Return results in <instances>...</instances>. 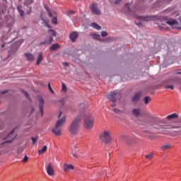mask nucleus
Here are the masks:
<instances>
[{"mask_svg":"<svg viewBox=\"0 0 181 181\" xmlns=\"http://www.w3.org/2000/svg\"><path fill=\"white\" fill-rule=\"evenodd\" d=\"M81 117L82 116L79 114L75 117V119L71 124L69 132H70L71 136H75L77 134L79 129V123L81 122Z\"/></svg>","mask_w":181,"mask_h":181,"instance_id":"1","label":"nucleus"},{"mask_svg":"<svg viewBox=\"0 0 181 181\" xmlns=\"http://www.w3.org/2000/svg\"><path fill=\"white\" fill-rule=\"evenodd\" d=\"M66 117L63 116V117L57 121L55 127L52 128V132L56 136H59L62 134V125L66 122Z\"/></svg>","mask_w":181,"mask_h":181,"instance_id":"2","label":"nucleus"},{"mask_svg":"<svg viewBox=\"0 0 181 181\" xmlns=\"http://www.w3.org/2000/svg\"><path fill=\"white\" fill-rule=\"evenodd\" d=\"M122 97V94L120 93V90H113L111 94H109L107 95L108 100H110L113 104L112 105V107H115V103L118 100H121Z\"/></svg>","mask_w":181,"mask_h":181,"instance_id":"3","label":"nucleus"},{"mask_svg":"<svg viewBox=\"0 0 181 181\" xmlns=\"http://www.w3.org/2000/svg\"><path fill=\"white\" fill-rule=\"evenodd\" d=\"M94 124V118L90 113H86L84 115L83 126L87 129H90Z\"/></svg>","mask_w":181,"mask_h":181,"instance_id":"4","label":"nucleus"},{"mask_svg":"<svg viewBox=\"0 0 181 181\" xmlns=\"http://www.w3.org/2000/svg\"><path fill=\"white\" fill-rule=\"evenodd\" d=\"M100 139L105 144L110 143L112 141V137L110 136V131H104V132L100 134Z\"/></svg>","mask_w":181,"mask_h":181,"instance_id":"5","label":"nucleus"},{"mask_svg":"<svg viewBox=\"0 0 181 181\" xmlns=\"http://www.w3.org/2000/svg\"><path fill=\"white\" fill-rule=\"evenodd\" d=\"M136 18L137 21H135L136 25L139 27L141 28L142 25V22H148L149 21H151V17L150 16H136Z\"/></svg>","mask_w":181,"mask_h":181,"instance_id":"6","label":"nucleus"},{"mask_svg":"<svg viewBox=\"0 0 181 181\" xmlns=\"http://www.w3.org/2000/svg\"><path fill=\"white\" fill-rule=\"evenodd\" d=\"M166 23L172 26V28H173L174 29H181V27L179 26V23L174 19L169 20Z\"/></svg>","mask_w":181,"mask_h":181,"instance_id":"7","label":"nucleus"},{"mask_svg":"<svg viewBox=\"0 0 181 181\" xmlns=\"http://www.w3.org/2000/svg\"><path fill=\"white\" fill-rule=\"evenodd\" d=\"M90 9L93 13H95V15H100L101 12L100 11L98 8V6L96 3H93L90 6Z\"/></svg>","mask_w":181,"mask_h":181,"instance_id":"8","label":"nucleus"},{"mask_svg":"<svg viewBox=\"0 0 181 181\" xmlns=\"http://www.w3.org/2000/svg\"><path fill=\"white\" fill-rule=\"evenodd\" d=\"M46 170H47V173L49 176H54V168H53V165H52V163H48Z\"/></svg>","mask_w":181,"mask_h":181,"instance_id":"9","label":"nucleus"},{"mask_svg":"<svg viewBox=\"0 0 181 181\" xmlns=\"http://www.w3.org/2000/svg\"><path fill=\"white\" fill-rule=\"evenodd\" d=\"M38 100L40 102V103H39L40 111V113H41V116L42 117L43 116V112H44L43 105H44L45 102H44V100H43L42 97H41V96L38 97Z\"/></svg>","mask_w":181,"mask_h":181,"instance_id":"10","label":"nucleus"},{"mask_svg":"<svg viewBox=\"0 0 181 181\" xmlns=\"http://www.w3.org/2000/svg\"><path fill=\"white\" fill-rule=\"evenodd\" d=\"M141 95H142V93L141 92L136 93L135 94V95L133 97L132 100V102L134 103H136L139 100V99H140Z\"/></svg>","mask_w":181,"mask_h":181,"instance_id":"11","label":"nucleus"},{"mask_svg":"<svg viewBox=\"0 0 181 181\" xmlns=\"http://www.w3.org/2000/svg\"><path fill=\"white\" fill-rule=\"evenodd\" d=\"M74 165L71 164H64V170L66 173H67L69 170H74Z\"/></svg>","mask_w":181,"mask_h":181,"instance_id":"12","label":"nucleus"},{"mask_svg":"<svg viewBox=\"0 0 181 181\" xmlns=\"http://www.w3.org/2000/svg\"><path fill=\"white\" fill-rule=\"evenodd\" d=\"M25 57L27 58L28 62H33L34 61V55L30 53H25Z\"/></svg>","mask_w":181,"mask_h":181,"instance_id":"13","label":"nucleus"},{"mask_svg":"<svg viewBox=\"0 0 181 181\" xmlns=\"http://www.w3.org/2000/svg\"><path fill=\"white\" fill-rule=\"evenodd\" d=\"M17 11H18V13L20 14V16H21V18H24L25 11L23 10L22 6H18L17 7Z\"/></svg>","mask_w":181,"mask_h":181,"instance_id":"14","label":"nucleus"},{"mask_svg":"<svg viewBox=\"0 0 181 181\" xmlns=\"http://www.w3.org/2000/svg\"><path fill=\"white\" fill-rule=\"evenodd\" d=\"M132 115L136 117H139L141 115V110L140 109H133L132 110Z\"/></svg>","mask_w":181,"mask_h":181,"instance_id":"15","label":"nucleus"},{"mask_svg":"<svg viewBox=\"0 0 181 181\" xmlns=\"http://www.w3.org/2000/svg\"><path fill=\"white\" fill-rule=\"evenodd\" d=\"M78 35L77 34V33H72L71 35H70V39L71 40V41L73 42H76V39L78 38Z\"/></svg>","mask_w":181,"mask_h":181,"instance_id":"16","label":"nucleus"},{"mask_svg":"<svg viewBox=\"0 0 181 181\" xmlns=\"http://www.w3.org/2000/svg\"><path fill=\"white\" fill-rule=\"evenodd\" d=\"M90 26L92 28H94V29H95L96 30H101L102 28L101 26H100L98 23H92Z\"/></svg>","mask_w":181,"mask_h":181,"instance_id":"17","label":"nucleus"},{"mask_svg":"<svg viewBox=\"0 0 181 181\" xmlns=\"http://www.w3.org/2000/svg\"><path fill=\"white\" fill-rule=\"evenodd\" d=\"M179 116L176 113H173L171 115H168L167 119H177Z\"/></svg>","mask_w":181,"mask_h":181,"instance_id":"18","label":"nucleus"},{"mask_svg":"<svg viewBox=\"0 0 181 181\" xmlns=\"http://www.w3.org/2000/svg\"><path fill=\"white\" fill-rule=\"evenodd\" d=\"M59 48V45L58 44L55 43V44H53L50 47L49 49L52 52V51H55V50L58 49Z\"/></svg>","mask_w":181,"mask_h":181,"instance_id":"19","label":"nucleus"},{"mask_svg":"<svg viewBox=\"0 0 181 181\" xmlns=\"http://www.w3.org/2000/svg\"><path fill=\"white\" fill-rule=\"evenodd\" d=\"M53 41V37L49 36L48 38H47L45 42H46L47 45H50Z\"/></svg>","mask_w":181,"mask_h":181,"instance_id":"20","label":"nucleus"},{"mask_svg":"<svg viewBox=\"0 0 181 181\" xmlns=\"http://www.w3.org/2000/svg\"><path fill=\"white\" fill-rule=\"evenodd\" d=\"M42 57H43V55H42V53H40L39 54V56H38V57H37V62H36V64L38 66L40 63H41V62L42 61Z\"/></svg>","mask_w":181,"mask_h":181,"instance_id":"21","label":"nucleus"},{"mask_svg":"<svg viewBox=\"0 0 181 181\" xmlns=\"http://www.w3.org/2000/svg\"><path fill=\"white\" fill-rule=\"evenodd\" d=\"M41 19L42 21H43L45 26H46V28H47L48 29H50L52 28L51 25L49 24V21L48 20H45L42 18Z\"/></svg>","mask_w":181,"mask_h":181,"instance_id":"22","label":"nucleus"},{"mask_svg":"<svg viewBox=\"0 0 181 181\" xmlns=\"http://www.w3.org/2000/svg\"><path fill=\"white\" fill-rule=\"evenodd\" d=\"M170 148H171V145H170V144H166V145L163 146L161 147V150H162L163 151H165L170 149Z\"/></svg>","mask_w":181,"mask_h":181,"instance_id":"23","label":"nucleus"},{"mask_svg":"<svg viewBox=\"0 0 181 181\" xmlns=\"http://www.w3.org/2000/svg\"><path fill=\"white\" fill-rule=\"evenodd\" d=\"M47 32L50 35L49 37H52V36L56 37L57 32L55 30L50 29Z\"/></svg>","mask_w":181,"mask_h":181,"instance_id":"24","label":"nucleus"},{"mask_svg":"<svg viewBox=\"0 0 181 181\" xmlns=\"http://www.w3.org/2000/svg\"><path fill=\"white\" fill-rule=\"evenodd\" d=\"M47 148V146L46 145H45V146L42 147V149L38 151V154H42V153H44L45 152H46Z\"/></svg>","mask_w":181,"mask_h":181,"instance_id":"25","label":"nucleus"},{"mask_svg":"<svg viewBox=\"0 0 181 181\" xmlns=\"http://www.w3.org/2000/svg\"><path fill=\"white\" fill-rule=\"evenodd\" d=\"M93 37L95 40H97L99 41L100 40V35H99V34L93 33Z\"/></svg>","mask_w":181,"mask_h":181,"instance_id":"26","label":"nucleus"},{"mask_svg":"<svg viewBox=\"0 0 181 181\" xmlns=\"http://www.w3.org/2000/svg\"><path fill=\"white\" fill-rule=\"evenodd\" d=\"M151 97H149V96H146V97L144 98V102H145V104H146V105H148V102H151Z\"/></svg>","mask_w":181,"mask_h":181,"instance_id":"27","label":"nucleus"},{"mask_svg":"<svg viewBox=\"0 0 181 181\" xmlns=\"http://www.w3.org/2000/svg\"><path fill=\"white\" fill-rule=\"evenodd\" d=\"M153 153H149V154L145 156L146 159L151 160V159H153Z\"/></svg>","mask_w":181,"mask_h":181,"instance_id":"28","label":"nucleus"},{"mask_svg":"<svg viewBox=\"0 0 181 181\" xmlns=\"http://www.w3.org/2000/svg\"><path fill=\"white\" fill-rule=\"evenodd\" d=\"M38 139V136H35V137H31V140L33 141V144H35L37 141Z\"/></svg>","mask_w":181,"mask_h":181,"instance_id":"29","label":"nucleus"},{"mask_svg":"<svg viewBox=\"0 0 181 181\" xmlns=\"http://www.w3.org/2000/svg\"><path fill=\"white\" fill-rule=\"evenodd\" d=\"M15 137H16V136H13L11 139L7 140V141L3 142V143L1 144V146H3V145L5 144L11 143L12 140H13Z\"/></svg>","mask_w":181,"mask_h":181,"instance_id":"30","label":"nucleus"},{"mask_svg":"<svg viewBox=\"0 0 181 181\" xmlns=\"http://www.w3.org/2000/svg\"><path fill=\"white\" fill-rule=\"evenodd\" d=\"M52 22L54 25H57V18L54 17Z\"/></svg>","mask_w":181,"mask_h":181,"instance_id":"31","label":"nucleus"},{"mask_svg":"<svg viewBox=\"0 0 181 181\" xmlns=\"http://www.w3.org/2000/svg\"><path fill=\"white\" fill-rule=\"evenodd\" d=\"M113 112L116 114L122 113V111L116 108L113 109Z\"/></svg>","mask_w":181,"mask_h":181,"instance_id":"32","label":"nucleus"},{"mask_svg":"<svg viewBox=\"0 0 181 181\" xmlns=\"http://www.w3.org/2000/svg\"><path fill=\"white\" fill-rule=\"evenodd\" d=\"M101 35H102V37H105L107 36V33L106 31H102V32H101Z\"/></svg>","mask_w":181,"mask_h":181,"instance_id":"33","label":"nucleus"},{"mask_svg":"<svg viewBox=\"0 0 181 181\" xmlns=\"http://www.w3.org/2000/svg\"><path fill=\"white\" fill-rule=\"evenodd\" d=\"M48 88H49V90L51 91V93H52V94H54V92L53 89H52V87H51L50 83H48Z\"/></svg>","mask_w":181,"mask_h":181,"instance_id":"34","label":"nucleus"},{"mask_svg":"<svg viewBox=\"0 0 181 181\" xmlns=\"http://www.w3.org/2000/svg\"><path fill=\"white\" fill-rule=\"evenodd\" d=\"M66 86L64 83H62V90L66 92Z\"/></svg>","mask_w":181,"mask_h":181,"instance_id":"35","label":"nucleus"},{"mask_svg":"<svg viewBox=\"0 0 181 181\" xmlns=\"http://www.w3.org/2000/svg\"><path fill=\"white\" fill-rule=\"evenodd\" d=\"M165 89H171V90H174V86H165Z\"/></svg>","mask_w":181,"mask_h":181,"instance_id":"36","label":"nucleus"},{"mask_svg":"<svg viewBox=\"0 0 181 181\" xmlns=\"http://www.w3.org/2000/svg\"><path fill=\"white\" fill-rule=\"evenodd\" d=\"M23 93L24 94V95L25 96V98L27 99H29V94L28 93V92L26 91H23Z\"/></svg>","mask_w":181,"mask_h":181,"instance_id":"37","label":"nucleus"},{"mask_svg":"<svg viewBox=\"0 0 181 181\" xmlns=\"http://www.w3.org/2000/svg\"><path fill=\"white\" fill-rule=\"evenodd\" d=\"M28 156L25 155L23 159V162L26 163V162H28Z\"/></svg>","mask_w":181,"mask_h":181,"instance_id":"38","label":"nucleus"},{"mask_svg":"<svg viewBox=\"0 0 181 181\" xmlns=\"http://www.w3.org/2000/svg\"><path fill=\"white\" fill-rule=\"evenodd\" d=\"M44 8H45V9L47 11V12H49L50 10H49V7H48V6L47 5V4H45V6H44Z\"/></svg>","mask_w":181,"mask_h":181,"instance_id":"39","label":"nucleus"},{"mask_svg":"<svg viewBox=\"0 0 181 181\" xmlns=\"http://www.w3.org/2000/svg\"><path fill=\"white\" fill-rule=\"evenodd\" d=\"M39 45H40V46H42V45L46 46V45H47L45 41H43V42H40Z\"/></svg>","mask_w":181,"mask_h":181,"instance_id":"40","label":"nucleus"},{"mask_svg":"<svg viewBox=\"0 0 181 181\" xmlns=\"http://www.w3.org/2000/svg\"><path fill=\"white\" fill-rule=\"evenodd\" d=\"M28 4L30 5L31 4H33V0H27Z\"/></svg>","mask_w":181,"mask_h":181,"instance_id":"41","label":"nucleus"},{"mask_svg":"<svg viewBox=\"0 0 181 181\" xmlns=\"http://www.w3.org/2000/svg\"><path fill=\"white\" fill-rule=\"evenodd\" d=\"M125 8H127V9H128L129 11H130L129 4H126Z\"/></svg>","mask_w":181,"mask_h":181,"instance_id":"42","label":"nucleus"},{"mask_svg":"<svg viewBox=\"0 0 181 181\" xmlns=\"http://www.w3.org/2000/svg\"><path fill=\"white\" fill-rule=\"evenodd\" d=\"M63 66H69V63H67V62H64V63H63Z\"/></svg>","mask_w":181,"mask_h":181,"instance_id":"43","label":"nucleus"},{"mask_svg":"<svg viewBox=\"0 0 181 181\" xmlns=\"http://www.w3.org/2000/svg\"><path fill=\"white\" fill-rule=\"evenodd\" d=\"M48 13H49V18H52V13H51V11H48Z\"/></svg>","mask_w":181,"mask_h":181,"instance_id":"44","label":"nucleus"},{"mask_svg":"<svg viewBox=\"0 0 181 181\" xmlns=\"http://www.w3.org/2000/svg\"><path fill=\"white\" fill-rule=\"evenodd\" d=\"M73 156L75 158H78V154L77 153H72Z\"/></svg>","mask_w":181,"mask_h":181,"instance_id":"45","label":"nucleus"},{"mask_svg":"<svg viewBox=\"0 0 181 181\" xmlns=\"http://www.w3.org/2000/svg\"><path fill=\"white\" fill-rule=\"evenodd\" d=\"M13 133V130H12V131L8 134V135L7 136V137L11 136Z\"/></svg>","mask_w":181,"mask_h":181,"instance_id":"46","label":"nucleus"},{"mask_svg":"<svg viewBox=\"0 0 181 181\" xmlns=\"http://www.w3.org/2000/svg\"><path fill=\"white\" fill-rule=\"evenodd\" d=\"M115 4L116 5H118V4H120V0H116Z\"/></svg>","mask_w":181,"mask_h":181,"instance_id":"47","label":"nucleus"},{"mask_svg":"<svg viewBox=\"0 0 181 181\" xmlns=\"http://www.w3.org/2000/svg\"><path fill=\"white\" fill-rule=\"evenodd\" d=\"M7 92H8V90L2 91V92H1V94H2V95L6 94Z\"/></svg>","mask_w":181,"mask_h":181,"instance_id":"48","label":"nucleus"},{"mask_svg":"<svg viewBox=\"0 0 181 181\" xmlns=\"http://www.w3.org/2000/svg\"><path fill=\"white\" fill-rule=\"evenodd\" d=\"M62 114V112H60V113H59V115H58V119H59V118H60V117H61Z\"/></svg>","mask_w":181,"mask_h":181,"instance_id":"49","label":"nucleus"},{"mask_svg":"<svg viewBox=\"0 0 181 181\" xmlns=\"http://www.w3.org/2000/svg\"><path fill=\"white\" fill-rule=\"evenodd\" d=\"M177 74H178V75H181V71H178V72H177Z\"/></svg>","mask_w":181,"mask_h":181,"instance_id":"50","label":"nucleus"},{"mask_svg":"<svg viewBox=\"0 0 181 181\" xmlns=\"http://www.w3.org/2000/svg\"><path fill=\"white\" fill-rule=\"evenodd\" d=\"M26 13L27 15H29L30 13V11H27Z\"/></svg>","mask_w":181,"mask_h":181,"instance_id":"51","label":"nucleus"},{"mask_svg":"<svg viewBox=\"0 0 181 181\" xmlns=\"http://www.w3.org/2000/svg\"><path fill=\"white\" fill-rule=\"evenodd\" d=\"M153 129H159V128L156 127H153Z\"/></svg>","mask_w":181,"mask_h":181,"instance_id":"52","label":"nucleus"},{"mask_svg":"<svg viewBox=\"0 0 181 181\" xmlns=\"http://www.w3.org/2000/svg\"><path fill=\"white\" fill-rule=\"evenodd\" d=\"M179 21L181 23V17L179 18Z\"/></svg>","mask_w":181,"mask_h":181,"instance_id":"53","label":"nucleus"},{"mask_svg":"<svg viewBox=\"0 0 181 181\" xmlns=\"http://www.w3.org/2000/svg\"><path fill=\"white\" fill-rule=\"evenodd\" d=\"M4 44L2 45L1 48H4Z\"/></svg>","mask_w":181,"mask_h":181,"instance_id":"54","label":"nucleus"},{"mask_svg":"<svg viewBox=\"0 0 181 181\" xmlns=\"http://www.w3.org/2000/svg\"><path fill=\"white\" fill-rule=\"evenodd\" d=\"M163 129H168V127H164Z\"/></svg>","mask_w":181,"mask_h":181,"instance_id":"55","label":"nucleus"},{"mask_svg":"<svg viewBox=\"0 0 181 181\" xmlns=\"http://www.w3.org/2000/svg\"><path fill=\"white\" fill-rule=\"evenodd\" d=\"M71 13H75V12L74 11H71Z\"/></svg>","mask_w":181,"mask_h":181,"instance_id":"56","label":"nucleus"},{"mask_svg":"<svg viewBox=\"0 0 181 181\" xmlns=\"http://www.w3.org/2000/svg\"><path fill=\"white\" fill-rule=\"evenodd\" d=\"M19 1H21V0H19Z\"/></svg>","mask_w":181,"mask_h":181,"instance_id":"57","label":"nucleus"}]
</instances>
